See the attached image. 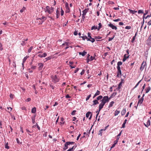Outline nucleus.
Instances as JSON below:
<instances>
[{
    "label": "nucleus",
    "instance_id": "nucleus-58",
    "mask_svg": "<svg viewBox=\"0 0 151 151\" xmlns=\"http://www.w3.org/2000/svg\"><path fill=\"white\" fill-rule=\"evenodd\" d=\"M116 144V143L114 142V143L113 144L112 146L111 147V148H113L115 146Z\"/></svg>",
    "mask_w": 151,
    "mask_h": 151
},
{
    "label": "nucleus",
    "instance_id": "nucleus-26",
    "mask_svg": "<svg viewBox=\"0 0 151 151\" xmlns=\"http://www.w3.org/2000/svg\"><path fill=\"white\" fill-rule=\"evenodd\" d=\"M36 108L35 107H34L33 108L32 110V113H35L36 112Z\"/></svg>",
    "mask_w": 151,
    "mask_h": 151
},
{
    "label": "nucleus",
    "instance_id": "nucleus-60",
    "mask_svg": "<svg viewBox=\"0 0 151 151\" xmlns=\"http://www.w3.org/2000/svg\"><path fill=\"white\" fill-rule=\"evenodd\" d=\"M135 38H136V37H134H134H133L132 39V41H131V42H134V40H135Z\"/></svg>",
    "mask_w": 151,
    "mask_h": 151
},
{
    "label": "nucleus",
    "instance_id": "nucleus-38",
    "mask_svg": "<svg viewBox=\"0 0 151 151\" xmlns=\"http://www.w3.org/2000/svg\"><path fill=\"white\" fill-rule=\"evenodd\" d=\"M67 145H69L70 144L73 145L74 143V142H66Z\"/></svg>",
    "mask_w": 151,
    "mask_h": 151
},
{
    "label": "nucleus",
    "instance_id": "nucleus-40",
    "mask_svg": "<svg viewBox=\"0 0 151 151\" xmlns=\"http://www.w3.org/2000/svg\"><path fill=\"white\" fill-rule=\"evenodd\" d=\"M108 4H114V2L111 1H109L108 2Z\"/></svg>",
    "mask_w": 151,
    "mask_h": 151
},
{
    "label": "nucleus",
    "instance_id": "nucleus-20",
    "mask_svg": "<svg viewBox=\"0 0 151 151\" xmlns=\"http://www.w3.org/2000/svg\"><path fill=\"white\" fill-rule=\"evenodd\" d=\"M102 38L101 37H100L99 36H96L95 37V39L97 41H101V40H98V39H101Z\"/></svg>",
    "mask_w": 151,
    "mask_h": 151
},
{
    "label": "nucleus",
    "instance_id": "nucleus-11",
    "mask_svg": "<svg viewBox=\"0 0 151 151\" xmlns=\"http://www.w3.org/2000/svg\"><path fill=\"white\" fill-rule=\"evenodd\" d=\"M122 75V71L121 70H117V75L116 76L117 77H119L120 76H121Z\"/></svg>",
    "mask_w": 151,
    "mask_h": 151
},
{
    "label": "nucleus",
    "instance_id": "nucleus-12",
    "mask_svg": "<svg viewBox=\"0 0 151 151\" xmlns=\"http://www.w3.org/2000/svg\"><path fill=\"white\" fill-rule=\"evenodd\" d=\"M123 80L122 79H121V82L119 83L118 87L116 88V89L118 90L120 89L121 88V86H122V84L123 83Z\"/></svg>",
    "mask_w": 151,
    "mask_h": 151
},
{
    "label": "nucleus",
    "instance_id": "nucleus-31",
    "mask_svg": "<svg viewBox=\"0 0 151 151\" xmlns=\"http://www.w3.org/2000/svg\"><path fill=\"white\" fill-rule=\"evenodd\" d=\"M150 89L151 88L149 86L147 89H145L146 93H148L150 90Z\"/></svg>",
    "mask_w": 151,
    "mask_h": 151
},
{
    "label": "nucleus",
    "instance_id": "nucleus-48",
    "mask_svg": "<svg viewBox=\"0 0 151 151\" xmlns=\"http://www.w3.org/2000/svg\"><path fill=\"white\" fill-rule=\"evenodd\" d=\"M2 45L1 43H0V50L2 51L3 50V48L2 47Z\"/></svg>",
    "mask_w": 151,
    "mask_h": 151
},
{
    "label": "nucleus",
    "instance_id": "nucleus-32",
    "mask_svg": "<svg viewBox=\"0 0 151 151\" xmlns=\"http://www.w3.org/2000/svg\"><path fill=\"white\" fill-rule=\"evenodd\" d=\"M65 43L66 45L67 46V47L65 48V49L66 50L69 47L68 46L70 45V43L68 42H65Z\"/></svg>",
    "mask_w": 151,
    "mask_h": 151
},
{
    "label": "nucleus",
    "instance_id": "nucleus-23",
    "mask_svg": "<svg viewBox=\"0 0 151 151\" xmlns=\"http://www.w3.org/2000/svg\"><path fill=\"white\" fill-rule=\"evenodd\" d=\"M39 19H41V20H42V22L41 23V24H42V22H43L44 21H45L46 20V18L45 17L43 16L41 18H40Z\"/></svg>",
    "mask_w": 151,
    "mask_h": 151
},
{
    "label": "nucleus",
    "instance_id": "nucleus-9",
    "mask_svg": "<svg viewBox=\"0 0 151 151\" xmlns=\"http://www.w3.org/2000/svg\"><path fill=\"white\" fill-rule=\"evenodd\" d=\"M127 54H125L124 55V58L122 60V61L123 62L125 61H126V60L129 58V55H128V56H127Z\"/></svg>",
    "mask_w": 151,
    "mask_h": 151
},
{
    "label": "nucleus",
    "instance_id": "nucleus-10",
    "mask_svg": "<svg viewBox=\"0 0 151 151\" xmlns=\"http://www.w3.org/2000/svg\"><path fill=\"white\" fill-rule=\"evenodd\" d=\"M150 124V121L149 119H148L147 122H146V123H144L145 125L147 127H148V126H149Z\"/></svg>",
    "mask_w": 151,
    "mask_h": 151
},
{
    "label": "nucleus",
    "instance_id": "nucleus-6",
    "mask_svg": "<svg viewBox=\"0 0 151 151\" xmlns=\"http://www.w3.org/2000/svg\"><path fill=\"white\" fill-rule=\"evenodd\" d=\"M90 115V116L89 118V119L90 120L91 119V118L92 116V114L91 113L90 111H88L86 114V117L87 118H88L89 116Z\"/></svg>",
    "mask_w": 151,
    "mask_h": 151
},
{
    "label": "nucleus",
    "instance_id": "nucleus-25",
    "mask_svg": "<svg viewBox=\"0 0 151 151\" xmlns=\"http://www.w3.org/2000/svg\"><path fill=\"white\" fill-rule=\"evenodd\" d=\"M126 112V109H124L121 112L122 115H124Z\"/></svg>",
    "mask_w": 151,
    "mask_h": 151
},
{
    "label": "nucleus",
    "instance_id": "nucleus-7",
    "mask_svg": "<svg viewBox=\"0 0 151 151\" xmlns=\"http://www.w3.org/2000/svg\"><path fill=\"white\" fill-rule=\"evenodd\" d=\"M122 63L121 61H119L117 62V70H121L120 66L122 65Z\"/></svg>",
    "mask_w": 151,
    "mask_h": 151
},
{
    "label": "nucleus",
    "instance_id": "nucleus-43",
    "mask_svg": "<svg viewBox=\"0 0 151 151\" xmlns=\"http://www.w3.org/2000/svg\"><path fill=\"white\" fill-rule=\"evenodd\" d=\"M25 9V8L24 7H23L22 8V9L20 10V12L21 13L23 12H24V10Z\"/></svg>",
    "mask_w": 151,
    "mask_h": 151
},
{
    "label": "nucleus",
    "instance_id": "nucleus-47",
    "mask_svg": "<svg viewBox=\"0 0 151 151\" xmlns=\"http://www.w3.org/2000/svg\"><path fill=\"white\" fill-rule=\"evenodd\" d=\"M141 80H140V81H139L136 84V85H135V87H134V88H136L138 86V85H139V83H140V82H141Z\"/></svg>",
    "mask_w": 151,
    "mask_h": 151
},
{
    "label": "nucleus",
    "instance_id": "nucleus-57",
    "mask_svg": "<svg viewBox=\"0 0 151 151\" xmlns=\"http://www.w3.org/2000/svg\"><path fill=\"white\" fill-rule=\"evenodd\" d=\"M84 72H85V70H84V69H83L81 72V75H83V74H84Z\"/></svg>",
    "mask_w": 151,
    "mask_h": 151
},
{
    "label": "nucleus",
    "instance_id": "nucleus-8",
    "mask_svg": "<svg viewBox=\"0 0 151 151\" xmlns=\"http://www.w3.org/2000/svg\"><path fill=\"white\" fill-rule=\"evenodd\" d=\"M38 65L39 66L38 67L39 70H41L43 67L44 64L42 63H39L38 64Z\"/></svg>",
    "mask_w": 151,
    "mask_h": 151
},
{
    "label": "nucleus",
    "instance_id": "nucleus-28",
    "mask_svg": "<svg viewBox=\"0 0 151 151\" xmlns=\"http://www.w3.org/2000/svg\"><path fill=\"white\" fill-rule=\"evenodd\" d=\"M65 6L66 8L68 9V12H69L70 11V9L69 8L68 4L67 2L65 4Z\"/></svg>",
    "mask_w": 151,
    "mask_h": 151
},
{
    "label": "nucleus",
    "instance_id": "nucleus-24",
    "mask_svg": "<svg viewBox=\"0 0 151 151\" xmlns=\"http://www.w3.org/2000/svg\"><path fill=\"white\" fill-rule=\"evenodd\" d=\"M104 105L101 103L99 106V109L100 110H101L103 107L104 106Z\"/></svg>",
    "mask_w": 151,
    "mask_h": 151
},
{
    "label": "nucleus",
    "instance_id": "nucleus-46",
    "mask_svg": "<svg viewBox=\"0 0 151 151\" xmlns=\"http://www.w3.org/2000/svg\"><path fill=\"white\" fill-rule=\"evenodd\" d=\"M14 95L12 93H10L9 95L11 99H12L14 98Z\"/></svg>",
    "mask_w": 151,
    "mask_h": 151
},
{
    "label": "nucleus",
    "instance_id": "nucleus-27",
    "mask_svg": "<svg viewBox=\"0 0 151 151\" xmlns=\"http://www.w3.org/2000/svg\"><path fill=\"white\" fill-rule=\"evenodd\" d=\"M127 119H125L124 121V122L123 123V124H122V128H124L125 127V125L127 122Z\"/></svg>",
    "mask_w": 151,
    "mask_h": 151
},
{
    "label": "nucleus",
    "instance_id": "nucleus-18",
    "mask_svg": "<svg viewBox=\"0 0 151 151\" xmlns=\"http://www.w3.org/2000/svg\"><path fill=\"white\" fill-rule=\"evenodd\" d=\"M87 53V52H86L85 51H83V52H79V54L80 55H81L82 56H84Z\"/></svg>",
    "mask_w": 151,
    "mask_h": 151
},
{
    "label": "nucleus",
    "instance_id": "nucleus-36",
    "mask_svg": "<svg viewBox=\"0 0 151 151\" xmlns=\"http://www.w3.org/2000/svg\"><path fill=\"white\" fill-rule=\"evenodd\" d=\"M103 129H101L99 130V132L98 134L100 135L101 136L102 135V133L103 132Z\"/></svg>",
    "mask_w": 151,
    "mask_h": 151
},
{
    "label": "nucleus",
    "instance_id": "nucleus-34",
    "mask_svg": "<svg viewBox=\"0 0 151 151\" xmlns=\"http://www.w3.org/2000/svg\"><path fill=\"white\" fill-rule=\"evenodd\" d=\"M98 29V28H97V26H92L91 28V30H93V29Z\"/></svg>",
    "mask_w": 151,
    "mask_h": 151
},
{
    "label": "nucleus",
    "instance_id": "nucleus-56",
    "mask_svg": "<svg viewBox=\"0 0 151 151\" xmlns=\"http://www.w3.org/2000/svg\"><path fill=\"white\" fill-rule=\"evenodd\" d=\"M61 16H63L64 14V12L62 10V9H61Z\"/></svg>",
    "mask_w": 151,
    "mask_h": 151
},
{
    "label": "nucleus",
    "instance_id": "nucleus-63",
    "mask_svg": "<svg viewBox=\"0 0 151 151\" xmlns=\"http://www.w3.org/2000/svg\"><path fill=\"white\" fill-rule=\"evenodd\" d=\"M147 25L149 26H150L151 25V20L148 22Z\"/></svg>",
    "mask_w": 151,
    "mask_h": 151
},
{
    "label": "nucleus",
    "instance_id": "nucleus-51",
    "mask_svg": "<svg viewBox=\"0 0 151 151\" xmlns=\"http://www.w3.org/2000/svg\"><path fill=\"white\" fill-rule=\"evenodd\" d=\"M89 59L90 60V61H91L93 60V59L95 60L96 59L95 58V57H93V58L92 56H91L90 57V59Z\"/></svg>",
    "mask_w": 151,
    "mask_h": 151
},
{
    "label": "nucleus",
    "instance_id": "nucleus-13",
    "mask_svg": "<svg viewBox=\"0 0 151 151\" xmlns=\"http://www.w3.org/2000/svg\"><path fill=\"white\" fill-rule=\"evenodd\" d=\"M96 99L94 100L93 101V103L92 104V105L95 106L97 104H99V102Z\"/></svg>",
    "mask_w": 151,
    "mask_h": 151
},
{
    "label": "nucleus",
    "instance_id": "nucleus-49",
    "mask_svg": "<svg viewBox=\"0 0 151 151\" xmlns=\"http://www.w3.org/2000/svg\"><path fill=\"white\" fill-rule=\"evenodd\" d=\"M76 112V110H73L72 112H71V115H75V113Z\"/></svg>",
    "mask_w": 151,
    "mask_h": 151
},
{
    "label": "nucleus",
    "instance_id": "nucleus-4",
    "mask_svg": "<svg viewBox=\"0 0 151 151\" xmlns=\"http://www.w3.org/2000/svg\"><path fill=\"white\" fill-rule=\"evenodd\" d=\"M108 26L111 27L113 29L116 30L117 29V27L116 26L112 24L109 23L108 24Z\"/></svg>",
    "mask_w": 151,
    "mask_h": 151
},
{
    "label": "nucleus",
    "instance_id": "nucleus-45",
    "mask_svg": "<svg viewBox=\"0 0 151 151\" xmlns=\"http://www.w3.org/2000/svg\"><path fill=\"white\" fill-rule=\"evenodd\" d=\"M91 96V95L90 94L88 96H87V98L86 99V101L88 100L89 98H90V97Z\"/></svg>",
    "mask_w": 151,
    "mask_h": 151
},
{
    "label": "nucleus",
    "instance_id": "nucleus-29",
    "mask_svg": "<svg viewBox=\"0 0 151 151\" xmlns=\"http://www.w3.org/2000/svg\"><path fill=\"white\" fill-rule=\"evenodd\" d=\"M120 112V111L116 110L115 111V113H114V116H116Z\"/></svg>",
    "mask_w": 151,
    "mask_h": 151
},
{
    "label": "nucleus",
    "instance_id": "nucleus-35",
    "mask_svg": "<svg viewBox=\"0 0 151 151\" xmlns=\"http://www.w3.org/2000/svg\"><path fill=\"white\" fill-rule=\"evenodd\" d=\"M29 57V56H26L25 57H24V59L23 60V63H24L25 61H26L27 59Z\"/></svg>",
    "mask_w": 151,
    "mask_h": 151
},
{
    "label": "nucleus",
    "instance_id": "nucleus-50",
    "mask_svg": "<svg viewBox=\"0 0 151 151\" xmlns=\"http://www.w3.org/2000/svg\"><path fill=\"white\" fill-rule=\"evenodd\" d=\"M80 37H81L83 40H85L86 38H87V37L86 36H81Z\"/></svg>",
    "mask_w": 151,
    "mask_h": 151
},
{
    "label": "nucleus",
    "instance_id": "nucleus-54",
    "mask_svg": "<svg viewBox=\"0 0 151 151\" xmlns=\"http://www.w3.org/2000/svg\"><path fill=\"white\" fill-rule=\"evenodd\" d=\"M91 40H90V41H91L92 43H93V42H94L95 40V38H90Z\"/></svg>",
    "mask_w": 151,
    "mask_h": 151
},
{
    "label": "nucleus",
    "instance_id": "nucleus-2",
    "mask_svg": "<svg viewBox=\"0 0 151 151\" xmlns=\"http://www.w3.org/2000/svg\"><path fill=\"white\" fill-rule=\"evenodd\" d=\"M51 78L52 79V81L54 83H56L59 81V78L56 75L55 76H52Z\"/></svg>",
    "mask_w": 151,
    "mask_h": 151
},
{
    "label": "nucleus",
    "instance_id": "nucleus-41",
    "mask_svg": "<svg viewBox=\"0 0 151 151\" xmlns=\"http://www.w3.org/2000/svg\"><path fill=\"white\" fill-rule=\"evenodd\" d=\"M33 48V47L32 46H31L30 48H29L28 49V52L29 53L32 50Z\"/></svg>",
    "mask_w": 151,
    "mask_h": 151
},
{
    "label": "nucleus",
    "instance_id": "nucleus-15",
    "mask_svg": "<svg viewBox=\"0 0 151 151\" xmlns=\"http://www.w3.org/2000/svg\"><path fill=\"white\" fill-rule=\"evenodd\" d=\"M47 55V54L45 52L43 54H39L38 56L40 58L45 57Z\"/></svg>",
    "mask_w": 151,
    "mask_h": 151
},
{
    "label": "nucleus",
    "instance_id": "nucleus-44",
    "mask_svg": "<svg viewBox=\"0 0 151 151\" xmlns=\"http://www.w3.org/2000/svg\"><path fill=\"white\" fill-rule=\"evenodd\" d=\"M138 14H141V13L143 14L144 13V12H143V10H139L138 11Z\"/></svg>",
    "mask_w": 151,
    "mask_h": 151
},
{
    "label": "nucleus",
    "instance_id": "nucleus-55",
    "mask_svg": "<svg viewBox=\"0 0 151 151\" xmlns=\"http://www.w3.org/2000/svg\"><path fill=\"white\" fill-rule=\"evenodd\" d=\"M121 20V19H119V18H118L117 19H114L113 20V21H114V22H118V21H120Z\"/></svg>",
    "mask_w": 151,
    "mask_h": 151
},
{
    "label": "nucleus",
    "instance_id": "nucleus-61",
    "mask_svg": "<svg viewBox=\"0 0 151 151\" xmlns=\"http://www.w3.org/2000/svg\"><path fill=\"white\" fill-rule=\"evenodd\" d=\"M36 66H32L31 67V68L33 69H35L36 68Z\"/></svg>",
    "mask_w": 151,
    "mask_h": 151
},
{
    "label": "nucleus",
    "instance_id": "nucleus-14",
    "mask_svg": "<svg viewBox=\"0 0 151 151\" xmlns=\"http://www.w3.org/2000/svg\"><path fill=\"white\" fill-rule=\"evenodd\" d=\"M144 100V98H141L140 99H139V101H138V103L137 104V106L139 104V105H141V104H142V102H143Z\"/></svg>",
    "mask_w": 151,
    "mask_h": 151
},
{
    "label": "nucleus",
    "instance_id": "nucleus-3",
    "mask_svg": "<svg viewBox=\"0 0 151 151\" xmlns=\"http://www.w3.org/2000/svg\"><path fill=\"white\" fill-rule=\"evenodd\" d=\"M102 100L104 101L106 103L107 102H109L110 100V99H109V98L108 96H105L103 97Z\"/></svg>",
    "mask_w": 151,
    "mask_h": 151
},
{
    "label": "nucleus",
    "instance_id": "nucleus-21",
    "mask_svg": "<svg viewBox=\"0 0 151 151\" xmlns=\"http://www.w3.org/2000/svg\"><path fill=\"white\" fill-rule=\"evenodd\" d=\"M36 115H34L33 116H32V122L33 124H34L35 123V118L36 117Z\"/></svg>",
    "mask_w": 151,
    "mask_h": 151
},
{
    "label": "nucleus",
    "instance_id": "nucleus-59",
    "mask_svg": "<svg viewBox=\"0 0 151 151\" xmlns=\"http://www.w3.org/2000/svg\"><path fill=\"white\" fill-rule=\"evenodd\" d=\"M88 37L90 38H91L92 37L91 35V33H89V32H88Z\"/></svg>",
    "mask_w": 151,
    "mask_h": 151
},
{
    "label": "nucleus",
    "instance_id": "nucleus-16",
    "mask_svg": "<svg viewBox=\"0 0 151 151\" xmlns=\"http://www.w3.org/2000/svg\"><path fill=\"white\" fill-rule=\"evenodd\" d=\"M88 10H89L88 9H86L85 10H84L83 11V14H82V15L85 16V15H86L87 12H88Z\"/></svg>",
    "mask_w": 151,
    "mask_h": 151
},
{
    "label": "nucleus",
    "instance_id": "nucleus-22",
    "mask_svg": "<svg viewBox=\"0 0 151 151\" xmlns=\"http://www.w3.org/2000/svg\"><path fill=\"white\" fill-rule=\"evenodd\" d=\"M116 92H114L112 94H111V95L109 97V99H110L111 98H112L113 97H114L116 95Z\"/></svg>",
    "mask_w": 151,
    "mask_h": 151
},
{
    "label": "nucleus",
    "instance_id": "nucleus-19",
    "mask_svg": "<svg viewBox=\"0 0 151 151\" xmlns=\"http://www.w3.org/2000/svg\"><path fill=\"white\" fill-rule=\"evenodd\" d=\"M68 145H67V142H66L64 145V147L63 149L64 150H65L68 148Z\"/></svg>",
    "mask_w": 151,
    "mask_h": 151
},
{
    "label": "nucleus",
    "instance_id": "nucleus-62",
    "mask_svg": "<svg viewBox=\"0 0 151 151\" xmlns=\"http://www.w3.org/2000/svg\"><path fill=\"white\" fill-rule=\"evenodd\" d=\"M31 100V99L30 98H28L27 99H26V101H27V102H29V101H30Z\"/></svg>",
    "mask_w": 151,
    "mask_h": 151
},
{
    "label": "nucleus",
    "instance_id": "nucleus-52",
    "mask_svg": "<svg viewBox=\"0 0 151 151\" xmlns=\"http://www.w3.org/2000/svg\"><path fill=\"white\" fill-rule=\"evenodd\" d=\"M131 28V27L130 26H127L125 27V29H130Z\"/></svg>",
    "mask_w": 151,
    "mask_h": 151
},
{
    "label": "nucleus",
    "instance_id": "nucleus-53",
    "mask_svg": "<svg viewBox=\"0 0 151 151\" xmlns=\"http://www.w3.org/2000/svg\"><path fill=\"white\" fill-rule=\"evenodd\" d=\"M115 37V36L114 35L113 36V37H109V40H108V41H111V40H112Z\"/></svg>",
    "mask_w": 151,
    "mask_h": 151
},
{
    "label": "nucleus",
    "instance_id": "nucleus-1",
    "mask_svg": "<svg viewBox=\"0 0 151 151\" xmlns=\"http://www.w3.org/2000/svg\"><path fill=\"white\" fill-rule=\"evenodd\" d=\"M46 10L45 12H46L47 11L50 14H51L54 11V8L51 7H50L48 6H46Z\"/></svg>",
    "mask_w": 151,
    "mask_h": 151
},
{
    "label": "nucleus",
    "instance_id": "nucleus-37",
    "mask_svg": "<svg viewBox=\"0 0 151 151\" xmlns=\"http://www.w3.org/2000/svg\"><path fill=\"white\" fill-rule=\"evenodd\" d=\"M99 27L98 28V30L99 31L100 29L102 27V24L101 23H99Z\"/></svg>",
    "mask_w": 151,
    "mask_h": 151
},
{
    "label": "nucleus",
    "instance_id": "nucleus-5",
    "mask_svg": "<svg viewBox=\"0 0 151 151\" xmlns=\"http://www.w3.org/2000/svg\"><path fill=\"white\" fill-rule=\"evenodd\" d=\"M145 65L146 62H145L144 61H143L140 68V70H141V71L143 70L145 68Z\"/></svg>",
    "mask_w": 151,
    "mask_h": 151
},
{
    "label": "nucleus",
    "instance_id": "nucleus-33",
    "mask_svg": "<svg viewBox=\"0 0 151 151\" xmlns=\"http://www.w3.org/2000/svg\"><path fill=\"white\" fill-rule=\"evenodd\" d=\"M114 101H111L110 103V104H109V108H110V107H112L113 106V104H114Z\"/></svg>",
    "mask_w": 151,
    "mask_h": 151
},
{
    "label": "nucleus",
    "instance_id": "nucleus-42",
    "mask_svg": "<svg viewBox=\"0 0 151 151\" xmlns=\"http://www.w3.org/2000/svg\"><path fill=\"white\" fill-rule=\"evenodd\" d=\"M5 147L6 148L9 149V147L8 146V143H7L5 145Z\"/></svg>",
    "mask_w": 151,
    "mask_h": 151
},
{
    "label": "nucleus",
    "instance_id": "nucleus-30",
    "mask_svg": "<svg viewBox=\"0 0 151 151\" xmlns=\"http://www.w3.org/2000/svg\"><path fill=\"white\" fill-rule=\"evenodd\" d=\"M103 97L101 95H100L98 97H97L96 98V99L98 101L101 99L102 98L103 99Z\"/></svg>",
    "mask_w": 151,
    "mask_h": 151
},
{
    "label": "nucleus",
    "instance_id": "nucleus-64",
    "mask_svg": "<svg viewBox=\"0 0 151 151\" xmlns=\"http://www.w3.org/2000/svg\"><path fill=\"white\" fill-rule=\"evenodd\" d=\"M101 103H102V104H104V105L106 103V102H105L104 101L102 100H101Z\"/></svg>",
    "mask_w": 151,
    "mask_h": 151
},
{
    "label": "nucleus",
    "instance_id": "nucleus-17",
    "mask_svg": "<svg viewBox=\"0 0 151 151\" xmlns=\"http://www.w3.org/2000/svg\"><path fill=\"white\" fill-rule=\"evenodd\" d=\"M128 10L129 11L130 13L133 14H134L135 13H136L137 12V11H136L135 10H132L130 9H128Z\"/></svg>",
    "mask_w": 151,
    "mask_h": 151
},
{
    "label": "nucleus",
    "instance_id": "nucleus-39",
    "mask_svg": "<svg viewBox=\"0 0 151 151\" xmlns=\"http://www.w3.org/2000/svg\"><path fill=\"white\" fill-rule=\"evenodd\" d=\"M100 94V92L98 91L97 90L96 92L95 93V95H96V96L99 95Z\"/></svg>",
    "mask_w": 151,
    "mask_h": 151
}]
</instances>
